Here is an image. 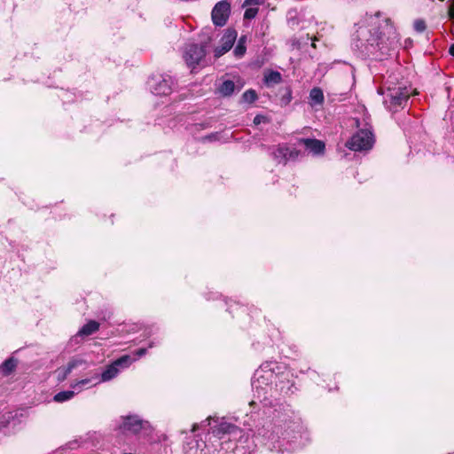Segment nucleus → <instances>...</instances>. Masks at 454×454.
<instances>
[{"instance_id": "1", "label": "nucleus", "mask_w": 454, "mask_h": 454, "mask_svg": "<svg viewBox=\"0 0 454 454\" xmlns=\"http://www.w3.org/2000/svg\"><path fill=\"white\" fill-rule=\"evenodd\" d=\"M288 370H282L277 364L266 362L254 372L252 387L254 399L249 403L252 407L262 404L264 407L273 406L281 395L293 393V383Z\"/></svg>"}, {"instance_id": "2", "label": "nucleus", "mask_w": 454, "mask_h": 454, "mask_svg": "<svg viewBox=\"0 0 454 454\" xmlns=\"http://www.w3.org/2000/svg\"><path fill=\"white\" fill-rule=\"evenodd\" d=\"M276 411L272 421L258 428L254 434L259 442L270 450L279 448L280 441L291 438L292 434L299 427V422L291 409Z\"/></svg>"}, {"instance_id": "3", "label": "nucleus", "mask_w": 454, "mask_h": 454, "mask_svg": "<svg viewBox=\"0 0 454 454\" xmlns=\"http://www.w3.org/2000/svg\"><path fill=\"white\" fill-rule=\"evenodd\" d=\"M353 40L356 41V47L365 55L374 54L378 50L383 51L381 37L379 35L376 27H369L364 23H359Z\"/></svg>"}, {"instance_id": "4", "label": "nucleus", "mask_w": 454, "mask_h": 454, "mask_svg": "<svg viewBox=\"0 0 454 454\" xmlns=\"http://www.w3.org/2000/svg\"><path fill=\"white\" fill-rule=\"evenodd\" d=\"M119 430L124 434H134L139 438H149L153 431L147 420H144L137 415L121 417Z\"/></svg>"}, {"instance_id": "5", "label": "nucleus", "mask_w": 454, "mask_h": 454, "mask_svg": "<svg viewBox=\"0 0 454 454\" xmlns=\"http://www.w3.org/2000/svg\"><path fill=\"white\" fill-rule=\"evenodd\" d=\"M378 91L384 96L385 106L394 112L403 108L411 95L410 90L401 85L380 88Z\"/></svg>"}, {"instance_id": "6", "label": "nucleus", "mask_w": 454, "mask_h": 454, "mask_svg": "<svg viewBox=\"0 0 454 454\" xmlns=\"http://www.w3.org/2000/svg\"><path fill=\"white\" fill-rule=\"evenodd\" d=\"M374 143L373 134L370 127L361 128L348 141L347 146L352 151H368Z\"/></svg>"}, {"instance_id": "7", "label": "nucleus", "mask_w": 454, "mask_h": 454, "mask_svg": "<svg viewBox=\"0 0 454 454\" xmlns=\"http://www.w3.org/2000/svg\"><path fill=\"white\" fill-rule=\"evenodd\" d=\"M150 91L157 96H168L173 90L174 79L168 74H153L147 82Z\"/></svg>"}, {"instance_id": "8", "label": "nucleus", "mask_w": 454, "mask_h": 454, "mask_svg": "<svg viewBox=\"0 0 454 454\" xmlns=\"http://www.w3.org/2000/svg\"><path fill=\"white\" fill-rule=\"evenodd\" d=\"M137 358H132L129 355H124L120 358L114 360L109 364L98 376V382H106L117 377L121 370L128 368Z\"/></svg>"}, {"instance_id": "9", "label": "nucleus", "mask_w": 454, "mask_h": 454, "mask_svg": "<svg viewBox=\"0 0 454 454\" xmlns=\"http://www.w3.org/2000/svg\"><path fill=\"white\" fill-rule=\"evenodd\" d=\"M206 55L204 45L188 44L184 52V59L188 67L194 68L202 61Z\"/></svg>"}, {"instance_id": "10", "label": "nucleus", "mask_w": 454, "mask_h": 454, "mask_svg": "<svg viewBox=\"0 0 454 454\" xmlns=\"http://www.w3.org/2000/svg\"><path fill=\"white\" fill-rule=\"evenodd\" d=\"M231 12V4L228 1L218 2L213 8L211 16L215 26L223 27L226 24Z\"/></svg>"}, {"instance_id": "11", "label": "nucleus", "mask_w": 454, "mask_h": 454, "mask_svg": "<svg viewBox=\"0 0 454 454\" xmlns=\"http://www.w3.org/2000/svg\"><path fill=\"white\" fill-rule=\"evenodd\" d=\"M237 38V32L235 30L227 29L221 39V45L215 49V57L220 58L224 53L229 51Z\"/></svg>"}, {"instance_id": "12", "label": "nucleus", "mask_w": 454, "mask_h": 454, "mask_svg": "<svg viewBox=\"0 0 454 454\" xmlns=\"http://www.w3.org/2000/svg\"><path fill=\"white\" fill-rule=\"evenodd\" d=\"M298 143L303 145L313 155L323 154L325 148V143L318 139L301 138Z\"/></svg>"}, {"instance_id": "13", "label": "nucleus", "mask_w": 454, "mask_h": 454, "mask_svg": "<svg viewBox=\"0 0 454 454\" xmlns=\"http://www.w3.org/2000/svg\"><path fill=\"white\" fill-rule=\"evenodd\" d=\"M98 375L95 373L90 378H86L81 380H78L73 384H71V387L74 389L77 393L81 392L83 388H87L92 386H96L98 384Z\"/></svg>"}, {"instance_id": "14", "label": "nucleus", "mask_w": 454, "mask_h": 454, "mask_svg": "<svg viewBox=\"0 0 454 454\" xmlns=\"http://www.w3.org/2000/svg\"><path fill=\"white\" fill-rule=\"evenodd\" d=\"M85 364L86 362L82 358H73L71 361L68 362L66 367L59 368L57 371L59 377H61V379L64 380L74 369Z\"/></svg>"}, {"instance_id": "15", "label": "nucleus", "mask_w": 454, "mask_h": 454, "mask_svg": "<svg viewBox=\"0 0 454 454\" xmlns=\"http://www.w3.org/2000/svg\"><path fill=\"white\" fill-rule=\"evenodd\" d=\"M99 323L95 320H90L85 324L77 333L76 336L86 337L98 332L99 329Z\"/></svg>"}, {"instance_id": "16", "label": "nucleus", "mask_w": 454, "mask_h": 454, "mask_svg": "<svg viewBox=\"0 0 454 454\" xmlns=\"http://www.w3.org/2000/svg\"><path fill=\"white\" fill-rule=\"evenodd\" d=\"M324 93L320 88H313L309 92V104L312 106H320L324 103Z\"/></svg>"}, {"instance_id": "17", "label": "nucleus", "mask_w": 454, "mask_h": 454, "mask_svg": "<svg viewBox=\"0 0 454 454\" xmlns=\"http://www.w3.org/2000/svg\"><path fill=\"white\" fill-rule=\"evenodd\" d=\"M236 86L231 80L224 81L218 88L219 93L223 97L231 96L235 91Z\"/></svg>"}, {"instance_id": "18", "label": "nucleus", "mask_w": 454, "mask_h": 454, "mask_svg": "<svg viewBox=\"0 0 454 454\" xmlns=\"http://www.w3.org/2000/svg\"><path fill=\"white\" fill-rule=\"evenodd\" d=\"M282 81V76L278 71H270L264 75V82L268 86L278 84Z\"/></svg>"}, {"instance_id": "19", "label": "nucleus", "mask_w": 454, "mask_h": 454, "mask_svg": "<svg viewBox=\"0 0 454 454\" xmlns=\"http://www.w3.org/2000/svg\"><path fill=\"white\" fill-rule=\"evenodd\" d=\"M75 393L77 392L74 389L61 391L54 395L53 400L57 403H63L72 399Z\"/></svg>"}, {"instance_id": "20", "label": "nucleus", "mask_w": 454, "mask_h": 454, "mask_svg": "<svg viewBox=\"0 0 454 454\" xmlns=\"http://www.w3.org/2000/svg\"><path fill=\"white\" fill-rule=\"evenodd\" d=\"M17 366V360L11 357L5 360L1 365V370L4 375L10 374Z\"/></svg>"}, {"instance_id": "21", "label": "nucleus", "mask_w": 454, "mask_h": 454, "mask_svg": "<svg viewBox=\"0 0 454 454\" xmlns=\"http://www.w3.org/2000/svg\"><path fill=\"white\" fill-rule=\"evenodd\" d=\"M300 155V151L285 145V164L289 160H295Z\"/></svg>"}, {"instance_id": "22", "label": "nucleus", "mask_w": 454, "mask_h": 454, "mask_svg": "<svg viewBox=\"0 0 454 454\" xmlns=\"http://www.w3.org/2000/svg\"><path fill=\"white\" fill-rule=\"evenodd\" d=\"M273 157L278 163L285 164V145H278V148L273 152Z\"/></svg>"}, {"instance_id": "23", "label": "nucleus", "mask_w": 454, "mask_h": 454, "mask_svg": "<svg viewBox=\"0 0 454 454\" xmlns=\"http://www.w3.org/2000/svg\"><path fill=\"white\" fill-rule=\"evenodd\" d=\"M242 98L245 102L251 104L256 100L257 95L254 90H248L243 93Z\"/></svg>"}, {"instance_id": "24", "label": "nucleus", "mask_w": 454, "mask_h": 454, "mask_svg": "<svg viewBox=\"0 0 454 454\" xmlns=\"http://www.w3.org/2000/svg\"><path fill=\"white\" fill-rule=\"evenodd\" d=\"M413 27L417 32L422 33L426 30L427 25L424 20L418 19L414 20Z\"/></svg>"}, {"instance_id": "25", "label": "nucleus", "mask_w": 454, "mask_h": 454, "mask_svg": "<svg viewBox=\"0 0 454 454\" xmlns=\"http://www.w3.org/2000/svg\"><path fill=\"white\" fill-rule=\"evenodd\" d=\"M234 426L229 423H221L217 430L218 433H231L234 429Z\"/></svg>"}, {"instance_id": "26", "label": "nucleus", "mask_w": 454, "mask_h": 454, "mask_svg": "<svg viewBox=\"0 0 454 454\" xmlns=\"http://www.w3.org/2000/svg\"><path fill=\"white\" fill-rule=\"evenodd\" d=\"M257 13H258L257 7H250L246 10L244 18L247 19V20H251V19H254Z\"/></svg>"}, {"instance_id": "27", "label": "nucleus", "mask_w": 454, "mask_h": 454, "mask_svg": "<svg viewBox=\"0 0 454 454\" xmlns=\"http://www.w3.org/2000/svg\"><path fill=\"white\" fill-rule=\"evenodd\" d=\"M246 50H247L246 45L238 43L236 45V47L234 48L233 52L237 58H241L244 56Z\"/></svg>"}, {"instance_id": "28", "label": "nucleus", "mask_w": 454, "mask_h": 454, "mask_svg": "<svg viewBox=\"0 0 454 454\" xmlns=\"http://www.w3.org/2000/svg\"><path fill=\"white\" fill-rule=\"evenodd\" d=\"M448 13L450 18L454 20V0H450Z\"/></svg>"}, {"instance_id": "29", "label": "nucleus", "mask_w": 454, "mask_h": 454, "mask_svg": "<svg viewBox=\"0 0 454 454\" xmlns=\"http://www.w3.org/2000/svg\"><path fill=\"white\" fill-rule=\"evenodd\" d=\"M262 0H245L244 5H260Z\"/></svg>"}, {"instance_id": "30", "label": "nucleus", "mask_w": 454, "mask_h": 454, "mask_svg": "<svg viewBox=\"0 0 454 454\" xmlns=\"http://www.w3.org/2000/svg\"><path fill=\"white\" fill-rule=\"evenodd\" d=\"M266 121V118L263 116V115H256L254 118V123L255 125H259L260 123Z\"/></svg>"}, {"instance_id": "31", "label": "nucleus", "mask_w": 454, "mask_h": 454, "mask_svg": "<svg viewBox=\"0 0 454 454\" xmlns=\"http://www.w3.org/2000/svg\"><path fill=\"white\" fill-rule=\"evenodd\" d=\"M146 351L147 349L146 348H139L136 351V355L137 356V357H140V356H143L144 355L146 354Z\"/></svg>"}, {"instance_id": "32", "label": "nucleus", "mask_w": 454, "mask_h": 454, "mask_svg": "<svg viewBox=\"0 0 454 454\" xmlns=\"http://www.w3.org/2000/svg\"><path fill=\"white\" fill-rule=\"evenodd\" d=\"M247 42V37L246 36H241L238 42V43H241V44H244L246 43Z\"/></svg>"}, {"instance_id": "33", "label": "nucleus", "mask_w": 454, "mask_h": 454, "mask_svg": "<svg viewBox=\"0 0 454 454\" xmlns=\"http://www.w3.org/2000/svg\"><path fill=\"white\" fill-rule=\"evenodd\" d=\"M450 53L454 56V43L450 47Z\"/></svg>"}, {"instance_id": "34", "label": "nucleus", "mask_w": 454, "mask_h": 454, "mask_svg": "<svg viewBox=\"0 0 454 454\" xmlns=\"http://www.w3.org/2000/svg\"><path fill=\"white\" fill-rule=\"evenodd\" d=\"M290 99H291V93H290V91H288L287 102H289V101H290Z\"/></svg>"}, {"instance_id": "35", "label": "nucleus", "mask_w": 454, "mask_h": 454, "mask_svg": "<svg viewBox=\"0 0 454 454\" xmlns=\"http://www.w3.org/2000/svg\"><path fill=\"white\" fill-rule=\"evenodd\" d=\"M153 344L150 343L149 348H153Z\"/></svg>"}]
</instances>
